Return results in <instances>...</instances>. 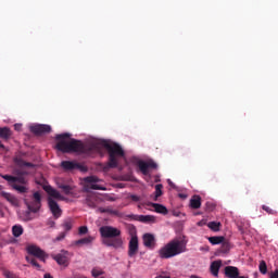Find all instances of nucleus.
I'll use <instances>...</instances> for the list:
<instances>
[{
  "mask_svg": "<svg viewBox=\"0 0 278 278\" xmlns=\"http://www.w3.org/2000/svg\"><path fill=\"white\" fill-rule=\"evenodd\" d=\"M58 140L56 149L62 153H78V155H92V153H103L106 149L109 153V168H117L118 163L125 157V150L118 143L105 139H98L91 143L84 144L77 139H71V134L64 132L55 136Z\"/></svg>",
  "mask_w": 278,
  "mask_h": 278,
  "instance_id": "obj_1",
  "label": "nucleus"
},
{
  "mask_svg": "<svg viewBox=\"0 0 278 278\" xmlns=\"http://www.w3.org/2000/svg\"><path fill=\"white\" fill-rule=\"evenodd\" d=\"M188 242L182 239H173L167 244L159 250V256L161 260H170V257H177L181 253L188 251Z\"/></svg>",
  "mask_w": 278,
  "mask_h": 278,
  "instance_id": "obj_2",
  "label": "nucleus"
},
{
  "mask_svg": "<svg viewBox=\"0 0 278 278\" xmlns=\"http://www.w3.org/2000/svg\"><path fill=\"white\" fill-rule=\"evenodd\" d=\"M17 176H12V175H3L1 174L0 177L2 179H5L11 185V188L18 192V194H25L29 192V187L27 186L28 180L25 178L23 175H27L25 172H16Z\"/></svg>",
  "mask_w": 278,
  "mask_h": 278,
  "instance_id": "obj_3",
  "label": "nucleus"
},
{
  "mask_svg": "<svg viewBox=\"0 0 278 278\" xmlns=\"http://www.w3.org/2000/svg\"><path fill=\"white\" fill-rule=\"evenodd\" d=\"M85 184H87L86 188L87 190H108L105 186H103V180L99 179L97 176H88L84 178Z\"/></svg>",
  "mask_w": 278,
  "mask_h": 278,
  "instance_id": "obj_4",
  "label": "nucleus"
},
{
  "mask_svg": "<svg viewBox=\"0 0 278 278\" xmlns=\"http://www.w3.org/2000/svg\"><path fill=\"white\" fill-rule=\"evenodd\" d=\"M102 238H119L121 229L112 226H102L99 229Z\"/></svg>",
  "mask_w": 278,
  "mask_h": 278,
  "instance_id": "obj_5",
  "label": "nucleus"
},
{
  "mask_svg": "<svg viewBox=\"0 0 278 278\" xmlns=\"http://www.w3.org/2000/svg\"><path fill=\"white\" fill-rule=\"evenodd\" d=\"M26 251L27 253H29V255H34V257H38V260H41V262H45L48 257L46 251L34 244L28 245L26 248Z\"/></svg>",
  "mask_w": 278,
  "mask_h": 278,
  "instance_id": "obj_6",
  "label": "nucleus"
},
{
  "mask_svg": "<svg viewBox=\"0 0 278 278\" xmlns=\"http://www.w3.org/2000/svg\"><path fill=\"white\" fill-rule=\"evenodd\" d=\"M61 167L63 170H81L83 173H86V166L79 165V163L75 161H63L61 162Z\"/></svg>",
  "mask_w": 278,
  "mask_h": 278,
  "instance_id": "obj_7",
  "label": "nucleus"
},
{
  "mask_svg": "<svg viewBox=\"0 0 278 278\" xmlns=\"http://www.w3.org/2000/svg\"><path fill=\"white\" fill-rule=\"evenodd\" d=\"M33 197L35 199L34 203L26 202V205L30 212H34L36 214V212H38L40 210L42 197L40 195V192H38V191H36L33 194Z\"/></svg>",
  "mask_w": 278,
  "mask_h": 278,
  "instance_id": "obj_8",
  "label": "nucleus"
},
{
  "mask_svg": "<svg viewBox=\"0 0 278 278\" xmlns=\"http://www.w3.org/2000/svg\"><path fill=\"white\" fill-rule=\"evenodd\" d=\"M48 207L55 218H60V216H62V208L60 207V204H58V201L52 198H48Z\"/></svg>",
  "mask_w": 278,
  "mask_h": 278,
  "instance_id": "obj_9",
  "label": "nucleus"
},
{
  "mask_svg": "<svg viewBox=\"0 0 278 278\" xmlns=\"http://www.w3.org/2000/svg\"><path fill=\"white\" fill-rule=\"evenodd\" d=\"M29 129L33 134L40 136L42 134H50L51 126L45 125V124H35V125H30Z\"/></svg>",
  "mask_w": 278,
  "mask_h": 278,
  "instance_id": "obj_10",
  "label": "nucleus"
},
{
  "mask_svg": "<svg viewBox=\"0 0 278 278\" xmlns=\"http://www.w3.org/2000/svg\"><path fill=\"white\" fill-rule=\"evenodd\" d=\"M68 251L62 250L61 253L53 255L52 258L59 264V266H68Z\"/></svg>",
  "mask_w": 278,
  "mask_h": 278,
  "instance_id": "obj_11",
  "label": "nucleus"
},
{
  "mask_svg": "<svg viewBox=\"0 0 278 278\" xmlns=\"http://www.w3.org/2000/svg\"><path fill=\"white\" fill-rule=\"evenodd\" d=\"M138 167L141 170L143 175H149V169L150 168H157V163L153 161H139L138 162Z\"/></svg>",
  "mask_w": 278,
  "mask_h": 278,
  "instance_id": "obj_12",
  "label": "nucleus"
},
{
  "mask_svg": "<svg viewBox=\"0 0 278 278\" xmlns=\"http://www.w3.org/2000/svg\"><path fill=\"white\" fill-rule=\"evenodd\" d=\"M43 190L49 195L48 199H53V201H55V199H58L59 201H64V197H62V193H60V191H58L56 189H53V187L48 185L43 187Z\"/></svg>",
  "mask_w": 278,
  "mask_h": 278,
  "instance_id": "obj_13",
  "label": "nucleus"
},
{
  "mask_svg": "<svg viewBox=\"0 0 278 278\" xmlns=\"http://www.w3.org/2000/svg\"><path fill=\"white\" fill-rule=\"evenodd\" d=\"M136 253H138V237H131L128 244V255L135 257Z\"/></svg>",
  "mask_w": 278,
  "mask_h": 278,
  "instance_id": "obj_14",
  "label": "nucleus"
},
{
  "mask_svg": "<svg viewBox=\"0 0 278 278\" xmlns=\"http://www.w3.org/2000/svg\"><path fill=\"white\" fill-rule=\"evenodd\" d=\"M94 242V237L88 236L73 242L74 247H88Z\"/></svg>",
  "mask_w": 278,
  "mask_h": 278,
  "instance_id": "obj_15",
  "label": "nucleus"
},
{
  "mask_svg": "<svg viewBox=\"0 0 278 278\" xmlns=\"http://www.w3.org/2000/svg\"><path fill=\"white\" fill-rule=\"evenodd\" d=\"M225 276L228 278H238L240 277V270L238 267L226 266L225 267Z\"/></svg>",
  "mask_w": 278,
  "mask_h": 278,
  "instance_id": "obj_16",
  "label": "nucleus"
},
{
  "mask_svg": "<svg viewBox=\"0 0 278 278\" xmlns=\"http://www.w3.org/2000/svg\"><path fill=\"white\" fill-rule=\"evenodd\" d=\"M143 244L148 249L155 247V237L151 233L143 235Z\"/></svg>",
  "mask_w": 278,
  "mask_h": 278,
  "instance_id": "obj_17",
  "label": "nucleus"
},
{
  "mask_svg": "<svg viewBox=\"0 0 278 278\" xmlns=\"http://www.w3.org/2000/svg\"><path fill=\"white\" fill-rule=\"evenodd\" d=\"M136 220L139 223H146L148 225H151L155 223V216L153 215H137Z\"/></svg>",
  "mask_w": 278,
  "mask_h": 278,
  "instance_id": "obj_18",
  "label": "nucleus"
},
{
  "mask_svg": "<svg viewBox=\"0 0 278 278\" xmlns=\"http://www.w3.org/2000/svg\"><path fill=\"white\" fill-rule=\"evenodd\" d=\"M14 164H16V166H20L21 168H23V166H26L27 168H34V163H29V162H25L21 156H15L13 159Z\"/></svg>",
  "mask_w": 278,
  "mask_h": 278,
  "instance_id": "obj_19",
  "label": "nucleus"
},
{
  "mask_svg": "<svg viewBox=\"0 0 278 278\" xmlns=\"http://www.w3.org/2000/svg\"><path fill=\"white\" fill-rule=\"evenodd\" d=\"M150 205L153 206L154 212H156V214H163L164 216H166V214H168V208H166V206H164L162 204L150 203Z\"/></svg>",
  "mask_w": 278,
  "mask_h": 278,
  "instance_id": "obj_20",
  "label": "nucleus"
},
{
  "mask_svg": "<svg viewBox=\"0 0 278 278\" xmlns=\"http://www.w3.org/2000/svg\"><path fill=\"white\" fill-rule=\"evenodd\" d=\"M220 266H223V262L220 261H214L211 264V273L214 277H218V273L220 270Z\"/></svg>",
  "mask_w": 278,
  "mask_h": 278,
  "instance_id": "obj_21",
  "label": "nucleus"
},
{
  "mask_svg": "<svg viewBox=\"0 0 278 278\" xmlns=\"http://www.w3.org/2000/svg\"><path fill=\"white\" fill-rule=\"evenodd\" d=\"M12 136V130L9 127H0V138L2 140H10Z\"/></svg>",
  "mask_w": 278,
  "mask_h": 278,
  "instance_id": "obj_22",
  "label": "nucleus"
},
{
  "mask_svg": "<svg viewBox=\"0 0 278 278\" xmlns=\"http://www.w3.org/2000/svg\"><path fill=\"white\" fill-rule=\"evenodd\" d=\"M1 197H3V199H7L12 205H18V200L16 199V197L12 195V193L2 191Z\"/></svg>",
  "mask_w": 278,
  "mask_h": 278,
  "instance_id": "obj_23",
  "label": "nucleus"
},
{
  "mask_svg": "<svg viewBox=\"0 0 278 278\" xmlns=\"http://www.w3.org/2000/svg\"><path fill=\"white\" fill-rule=\"evenodd\" d=\"M190 207H192V210H199V207H201V197L194 195L191 198Z\"/></svg>",
  "mask_w": 278,
  "mask_h": 278,
  "instance_id": "obj_24",
  "label": "nucleus"
},
{
  "mask_svg": "<svg viewBox=\"0 0 278 278\" xmlns=\"http://www.w3.org/2000/svg\"><path fill=\"white\" fill-rule=\"evenodd\" d=\"M104 244H106L108 247H113V249H121V247H123V239L115 238L111 242H104Z\"/></svg>",
  "mask_w": 278,
  "mask_h": 278,
  "instance_id": "obj_25",
  "label": "nucleus"
},
{
  "mask_svg": "<svg viewBox=\"0 0 278 278\" xmlns=\"http://www.w3.org/2000/svg\"><path fill=\"white\" fill-rule=\"evenodd\" d=\"M23 226L21 225H14L12 227V233L14 236V238H21V236H23Z\"/></svg>",
  "mask_w": 278,
  "mask_h": 278,
  "instance_id": "obj_26",
  "label": "nucleus"
},
{
  "mask_svg": "<svg viewBox=\"0 0 278 278\" xmlns=\"http://www.w3.org/2000/svg\"><path fill=\"white\" fill-rule=\"evenodd\" d=\"M208 242H211L213 245L223 244L225 242V237H208Z\"/></svg>",
  "mask_w": 278,
  "mask_h": 278,
  "instance_id": "obj_27",
  "label": "nucleus"
},
{
  "mask_svg": "<svg viewBox=\"0 0 278 278\" xmlns=\"http://www.w3.org/2000/svg\"><path fill=\"white\" fill-rule=\"evenodd\" d=\"M162 188H164V186H162V184L155 185V192H154L153 201H157V199H160V197H162V194H163Z\"/></svg>",
  "mask_w": 278,
  "mask_h": 278,
  "instance_id": "obj_28",
  "label": "nucleus"
},
{
  "mask_svg": "<svg viewBox=\"0 0 278 278\" xmlns=\"http://www.w3.org/2000/svg\"><path fill=\"white\" fill-rule=\"evenodd\" d=\"M207 227L211 231H220V222H210Z\"/></svg>",
  "mask_w": 278,
  "mask_h": 278,
  "instance_id": "obj_29",
  "label": "nucleus"
},
{
  "mask_svg": "<svg viewBox=\"0 0 278 278\" xmlns=\"http://www.w3.org/2000/svg\"><path fill=\"white\" fill-rule=\"evenodd\" d=\"M62 227L65 231H71L73 229V219H65L62 224Z\"/></svg>",
  "mask_w": 278,
  "mask_h": 278,
  "instance_id": "obj_30",
  "label": "nucleus"
},
{
  "mask_svg": "<svg viewBox=\"0 0 278 278\" xmlns=\"http://www.w3.org/2000/svg\"><path fill=\"white\" fill-rule=\"evenodd\" d=\"M91 275L94 278H99L101 277V275H105V271H103V269H101L100 267H93L91 270Z\"/></svg>",
  "mask_w": 278,
  "mask_h": 278,
  "instance_id": "obj_31",
  "label": "nucleus"
},
{
  "mask_svg": "<svg viewBox=\"0 0 278 278\" xmlns=\"http://www.w3.org/2000/svg\"><path fill=\"white\" fill-rule=\"evenodd\" d=\"M86 204L88 205V207H92V208L97 207V198L88 197L86 199Z\"/></svg>",
  "mask_w": 278,
  "mask_h": 278,
  "instance_id": "obj_32",
  "label": "nucleus"
},
{
  "mask_svg": "<svg viewBox=\"0 0 278 278\" xmlns=\"http://www.w3.org/2000/svg\"><path fill=\"white\" fill-rule=\"evenodd\" d=\"M59 188L63 190L64 194H71L73 192V187L70 185H59Z\"/></svg>",
  "mask_w": 278,
  "mask_h": 278,
  "instance_id": "obj_33",
  "label": "nucleus"
},
{
  "mask_svg": "<svg viewBox=\"0 0 278 278\" xmlns=\"http://www.w3.org/2000/svg\"><path fill=\"white\" fill-rule=\"evenodd\" d=\"M258 268H260V273H262V275H266V273H268V266H266V262H264V261L260 262Z\"/></svg>",
  "mask_w": 278,
  "mask_h": 278,
  "instance_id": "obj_34",
  "label": "nucleus"
},
{
  "mask_svg": "<svg viewBox=\"0 0 278 278\" xmlns=\"http://www.w3.org/2000/svg\"><path fill=\"white\" fill-rule=\"evenodd\" d=\"M88 233V226H80L78 228V236H86Z\"/></svg>",
  "mask_w": 278,
  "mask_h": 278,
  "instance_id": "obj_35",
  "label": "nucleus"
},
{
  "mask_svg": "<svg viewBox=\"0 0 278 278\" xmlns=\"http://www.w3.org/2000/svg\"><path fill=\"white\" fill-rule=\"evenodd\" d=\"M26 260L29 264H31L33 266H35L36 268H40V264H38V262H36V258H31L29 256H26Z\"/></svg>",
  "mask_w": 278,
  "mask_h": 278,
  "instance_id": "obj_36",
  "label": "nucleus"
},
{
  "mask_svg": "<svg viewBox=\"0 0 278 278\" xmlns=\"http://www.w3.org/2000/svg\"><path fill=\"white\" fill-rule=\"evenodd\" d=\"M262 210H264V212H266L267 214H277V212H275L273 208L266 205H263Z\"/></svg>",
  "mask_w": 278,
  "mask_h": 278,
  "instance_id": "obj_37",
  "label": "nucleus"
},
{
  "mask_svg": "<svg viewBox=\"0 0 278 278\" xmlns=\"http://www.w3.org/2000/svg\"><path fill=\"white\" fill-rule=\"evenodd\" d=\"M64 238H66V232H61V233L55 238V242H62V240H64Z\"/></svg>",
  "mask_w": 278,
  "mask_h": 278,
  "instance_id": "obj_38",
  "label": "nucleus"
},
{
  "mask_svg": "<svg viewBox=\"0 0 278 278\" xmlns=\"http://www.w3.org/2000/svg\"><path fill=\"white\" fill-rule=\"evenodd\" d=\"M131 201H135V203H138V201H140V197L132 194L130 195Z\"/></svg>",
  "mask_w": 278,
  "mask_h": 278,
  "instance_id": "obj_39",
  "label": "nucleus"
},
{
  "mask_svg": "<svg viewBox=\"0 0 278 278\" xmlns=\"http://www.w3.org/2000/svg\"><path fill=\"white\" fill-rule=\"evenodd\" d=\"M22 127H23V124H15L14 125L15 131H21Z\"/></svg>",
  "mask_w": 278,
  "mask_h": 278,
  "instance_id": "obj_40",
  "label": "nucleus"
},
{
  "mask_svg": "<svg viewBox=\"0 0 278 278\" xmlns=\"http://www.w3.org/2000/svg\"><path fill=\"white\" fill-rule=\"evenodd\" d=\"M109 214H113V216H118V211L116 210H108Z\"/></svg>",
  "mask_w": 278,
  "mask_h": 278,
  "instance_id": "obj_41",
  "label": "nucleus"
},
{
  "mask_svg": "<svg viewBox=\"0 0 278 278\" xmlns=\"http://www.w3.org/2000/svg\"><path fill=\"white\" fill-rule=\"evenodd\" d=\"M48 225H49V227L53 228V227H55V222L53 219H49Z\"/></svg>",
  "mask_w": 278,
  "mask_h": 278,
  "instance_id": "obj_42",
  "label": "nucleus"
},
{
  "mask_svg": "<svg viewBox=\"0 0 278 278\" xmlns=\"http://www.w3.org/2000/svg\"><path fill=\"white\" fill-rule=\"evenodd\" d=\"M270 278H278V269L270 274Z\"/></svg>",
  "mask_w": 278,
  "mask_h": 278,
  "instance_id": "obj_43",
  "label": "nucleus"
},
{
  "mask_svg": "<svg viewBox=\"0 0 278 278\" xmlns=\"http://www.w3.org/2000/svg\"><path fill=\"white\" fill-rule=\"evenodd\" d=\"M205 224H206L205 220L202 219V220L198 222V227H203Z\"/></svg>",
  "mask_w": 278,
  "mask_h": 278,
  "instance_id": "obj_44",
  "label": "nucleus"
},
{
  "mask_svg": "<svg viewBox=\"0 0 278 278\" xmlns=\"http://www.w3.org/2000/svg\"><path fill=\"white\" fill-rule=\"evenodd\" d=\"M168 186H170L172 188H175V184L170 181V179H167Z\"/></svg>",
  "mask_w": 278,
  "mask_h": 278,
  "instance_id": "obj_45",
  "label": "nucleus"
},
{
  "mask_svg": "<svg viewBox=\"0 0 278 278\" xmlns=\"http://www.w3.org/2000/svg\"><path fill=\"white\" fill-rule=\"evenodd\" d=\"M43 278H53V276L51 274H45Z\"/></svg>",
  "mask_w": 278,
  "mask_h": 278,
  "instance_id": "obj_46",
  "label": "nucleus"
},
{
  "mask_svg": "<svg viewBox=\"0 0 278 278\" xmlns=\"http://www.w3.org/2000/svg\"><path fill=\"white\" fill-rule=\"evenodd\" d=\"M5 146H3V143L0 141V149H4Z\"/></svg>",
  "mask_w": 278,
  "mask_h": 278,
  "instance_id": "obj_47",
  "label": "nucleus"
},
{
  "mask_svg": "<svg viewBox=\"0 0 278 278\" xmlns=\"http://www.w3.org/2000/svg\"><path fill=\"white\" fill-rule=\"evenodd\" d=\"M180 199H186V194H179Z\"/></svg>",
  "mask_w": 278,
  "mask_h": 278,
  "instance_id": "obj_48",
  "label": "nucleus"
},
{
  "mask_svg": "<svg viewBox=\"0 0 278 278\" xmlns=\"http://www.w3.org/2000/svg\"><path fill=\"white\" fill-rule=\"evenodd\" d=\"M237 278H249V277H244V276H240V277H239V276H238Z\"/></svg>",
  "mask_w": 278,
  "mask_h": 278,
  "instance_id": "obj_49",
  "label": "nucleus"
},
{
  "mask_svg": "<svg viewBox=\"0 0 278 278\" xmlns=\"http://www.w3.org/2000/svg\"><path fill=\"white\" fill-rule=\"evenodd\" d=\"M0 216H3V212L0 211Z\"/></svg>",
  "mask_w": 278,
  "mask_h": 278,
  "instance_id": "obj_50",
  "label": "nucleus"
}]
</instances>
